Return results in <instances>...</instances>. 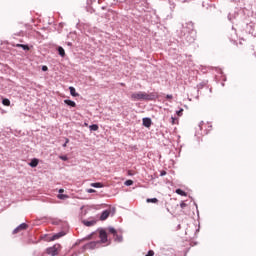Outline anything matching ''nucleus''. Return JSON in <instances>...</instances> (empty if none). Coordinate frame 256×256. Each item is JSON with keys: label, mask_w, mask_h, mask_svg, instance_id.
Returning <instances> with one entry per match:
<instances>
[{"label": "nucleus", "mask_w": 256, "mask_h": 256, "mask_svg": "<svg viewBox=\"0 0 256 256\" xmlns=\"http://www.w3.org/2000/svg\"><path fill=\"white\" fill-rule=\"evenodd\" d=\"M90 186L95 187L96 189H101L103 187V183L101 182L91 183Z\"/></svg>", "instance_id": "9b49d317"}, {"label": "nucleus", "mask_w": 256, "mask_h": 256, "mask_svg": "<svg viewBox=\"0 0 256 256\" xmlns=\"http://www.w3.org/2000/svg\"><path fill=\"white\" fill-rule=\"evenodd\" d=\"M176 113H177L178 117H181V115H183V109H180Z\"/></svg>", "instance_id": "b1692460"}, {"label": "nucleus", "mask_w": 256, "mask_h": 256, "mask_svg": "<svg viewBox=\"0 0 256 256\" xmlns=\"http://www.w3.org/2000/svg\"><path fill=\"white\" fill-rule=\"evenodd\" d=\"M83 223L86 225V227H93V225H95V221L84 220Z\"/></svg>", "instance_id": "ddd939ff"}, {"label": "nucleus", "mask_w": 256, "mask_h": 256, "mask_svg": "<svg viewBox=\"0 0 256 256\" xmlns=\"http://www.w3.org/2000/svg\"><path fill=\"white\" fill-rule=\"evenodd\" d=\"M166 99H173V95L167 94V95H166Z\"/></svg>", "instance_id": "bb28decb"}, {"label": "nucleus", "mask_w": 256, "mask_h": 256, "mask_svg": "<svg viewBox=\"0 0 256 256\" xmlns=\"http://www.w3.org/2000/svg\"><path fill=\"white\" fill-rule=\"evenodd\" d=\"M153 255H155V252H154L153 250H150V251L147 253L146 256H153Z\"/></svg>", "instance_id": "393cba45"}, {"label": "nucleus", "mask_w": 256, "mask_h": 256, "mask_svg": "<svg viewBox=\"0 0 256 256\" xmlns=\"http://www.w3.org/2000/svg\"><path fill=\"white\" fill-rule=\"evenodd\" d=\"M69 91H70V95H72V97H79V93L76 92L75 87L70 86Z\"/></svg>", "instance_id": "0eeeda50"}, {"label": "nucleus", "mask_w": 256, "mask_h": 256, "mask_svg": "<svg viewBox=\"0 0 256 256\" xmlns=\"http://www.w3.org/2000/svg\"><path fill=\"white\" fill-rule=\"evenodd\" d=\"M110 215H111V210L103 211L100 216V221H106V219H108Z\"/></svg>", "instance_id": "39448f33"}, {"label": "nucleus", "mask_w": 256, "mask_h": 256, "mask_svg": "<svg viewBox=\"0 0 256 256\" xmlns=\"http://www.w3.org/2000/svg\"><path fill=\"white\" fill-rule=\"evenodd\" d=\"M90 131H99V125L93 124L89 126Z\"/></svg>", "instance_id": "dca6fc26"}, {"label": "nucleus", "mask_w": 256, "mask_h": 256, "mask_svg": "<svg viewBox=\"0 0 256 256\" xmlns=\"http://www.w3.org/2000/svg\"><path fill=\"white\" fill-rule=\"evenodd\" d=\"M58 53L60 57H65V49H63V47H58Z\"/></svg>", "instance_id": "4468645a"}, {"label": "nucleus", "mask_w": 256, "mask_h": 256, "mask_svg": "<svg viewBox=\"0 0 256 256\" xmlns=\"http://www.w3.org/2000/svg\"><path fill=\"white\" fill-rule=\"evenodd\" d=\"M130 99L132 101H153L155 99V95L153 93L148 94L146 92H134L131 94Z\"/></svg>", "instance_id": "f257e3e1"}, {"label": "nucleus", "mask_w": 256, "mask_h": 256, "mask_svg": "<svg viewBox=\"0 0 256 256\" xmlns=\"http://www.w3.org/2000/svg\"><path fill=\"white\" fill-rule=\"evenodd\" d=\"M171 119H172V125H175V118L172 117Z\"/></svg>", "instance_id": "c756f323"}, {"label": "nucleus", "mask_w": 256, "mask_h": 256, "mask_svg": "<svg viewBox=\"0 0 256 256\" xmlns=\"http://www.w3.org/2000/svg\"><path fill=\"white\" fill-rule=\"evenodd\" d=\"M144 127H151V118H143Z\"/></svg>", "instance_id": "1a4fd4ad"}, {"label": "nucleus", "mask_w": 256, "mask_h": 256, "mask_svg": "<svg viewBox=\"0 0 256 256\" xmlns=\"http://www.w3.org/2000/svg\"><path fill=\"white\" fill-rule=\"evenodd\" d=\"M23 44H17L16 47H21Z\"/></svg>", "instance_id": "473e14b6"}, {"label": "nucleus", "mask_w": 256, "mask_h": 256, "mask_svg": "<svg viewBox=\"0 0 256 256\" xmlns=\"http://www.w3.org/2000/svg\"><path fill=\"white\" fill-rule=\"evenodd\" d=\"M64 103L69 105V107H77V103H75L73 100H64Z\"/></svg>", "instance_id": "6e6552de"}, {"label": "nucleus", "mask_w": 256, "mask_h": 256, "mask_svg": "<svg viewBox=\"0 0 256 256\" xmlns=\"http://www.w3.org/2000/svg\"><path fill=\"white\" fill-rule=\"evenodd\" d=\"M146 203H159V200L157 198H148Z\"/></svg>", "instance_id": "f3484780"}, {"label": "nucleus", "mask_w": 256, "mask_h": 256, "mask_svg": "<svg viewBox=\"0 0 256 256\" xmlns=\"http://www.w3.org/2000/svg\"><path fill=\"white\" fill-rule=\"evenodd\" d=\"M2 104L5 105V107H9L11 105V101L7 98H4L2 100Z\"/></svg>", "instance_id": "2eb2a0df"}, {"label": "nucleus", "mask_w": 256, "mask_h": 256, "mask_svg": "<svg viewBox=\"0 0 256 256\" xmlns=\"http://www.w3.org/2000/svg\"><path fill=\"white\" fill-rule=\"evenodd\" d=\"M58 199H62V200L69 199V196L65 194H59Z\"/></svg>", "instance_id": "a211bd4d"}, {"label": "nucleus", "mask_w": 256, "mask_h": 256, "mask_svg": "<svg viewBox=\"0 0 256 256\" xmlns=\"http://www.w3.org/2000/svg\"><path fill=\"white\" fill-rule=\"evenodd\" d=\"M66 142L63 144V147H67V143H69V138H66Z\"/></svg>", "instance_id": "cd10ccee"}, {"label": "nucleus", "mask_w": 256, "mask_h": 256, "mask_svg": "<svg viewBox=\"0 0 256 256\" xmlns=\"http://www.w3.org/2000/svg\"><path fill=\"white\" fill-rule=\"evenodd\" d=\"M30 167H37L39 165V159H32L31 162L29 163Z\"/></svg>", "instance_id": "9d476101"}, {"label": "nucleus", "mask_w": 256, "mask_h": 256, "mask_svg": "<svg viewBox=\"0 0 256 256\" xmlns=\"http://www.w3.org/2000/svg\"><path fill=\"white\" fill-rule=\"evenodd\" d=\"M60 247L61 246L59 244H55L54 246L47 248L46 253L51 256H57L59 255Z\"/></svg>", "instance_id": "f03ea898"}, {"label": "nucleus", "mask_w": 256, "mask_h": 256, "mask_svg": "<svg viewBox=\"0 0 256 256\" xmlns=\"http://www.w3.org/2000/svg\"><path fill=\"white\" fill-rule=\"evenodd\" d=\"M64 192H65L64 189H60V190H59V193H64Z\"/></svg>", "instance_id": "2f4dec72"}, {"label": "nucleus", "mask_w": 256, "mask_h": 256, "mask_svg": "<svg viewBox=\"0 0 256 256\" xmlns=\"http://www.w3.org/2000/svg\"><path fill=\"white\" fill-rule=\"evenodd\" d=\"M177 195H181V197H187V192L183 191L182 189H176Z\"/></svg>", "instance_id": "f8f14e48"}, {"label": "nucleus", "mask_w": 256, "mask_h": 256, "mask_svg": "<svg viewBox=\"0 0 256 256\" xmlns=\"http://www.w3.org/2000/svg\"><path fill=\"white\" fill-rule=\"evenodd\" d=\"M180 207L181 209H185V207H187V204L185 202H181Z\"/></svg>", "instance_id": "5701e85b"}, {"label": "nucleus", "mask_w": 256, "mask_h": 256, "mask_svg": "<svg viewBox=\"0 0 256 256\" xmlns=\"http://www.w3.org/2000/svg\"><path fill=\"white\" fill-rule=\"evenodd\" d=\"M21 49H23L24 51H29V46L25 45V44H22L21 46Z\"/></svg>", "instance_id": "412c9836"}, {"label": "nucleus", "mask_w": 256, "mask_h": 256, "mask_svg": "<svg viewBox=\"0 0 256 256\" xmlns=\"http://www.w3.org/2000/svg\"><path fill=\"white\" fill-rule=\"evenodd\" d=\"M109 233L115 236L117 235V230H115V228H109Z\"/></svg>", "instance_id": "aec40b11"}, {"label": "nucleus", "mask_w": 256, "mask_h": 256, "mask_svg": "<svg viewBox=\"0 0 256 256\" xmlns=\"http://www.w3.org/2000/svg\"><path fill=\"white\" fill-rule=\"evenodd\" d=\"M87 193H96V190L90 188V189L87 190Z\"/></svg>", "instance_id": "a878e982"}, {"label": "nucleus", "mask_w": 256, "mask_h": 256, "mask_svg": "<svg viewBox=\"0 0 256 256\" xmlns=\"http://www.w3.org/2000/svg\"><path fill=\"white\" fill-rule=\"evenodd\" d=\"M49 68L47 66H42V71H48Z\"/></svg>", "instance_id": "c85d7f7f"}, {"label": "nucleus", "mask_w": 256, "mask_h": 256, "mask_svg": "<svg viewBox=\"0 0 256 256\" xmlns=\"http://www.w3.org/2000/svg\"><path fill=\"white\" fill-rule=\"evenodd\" d=\"M161 175H162V176H163V175H167V172L162 171V172H161Z\"/></svg>", "instance_id": "7c9ffc66"}, {"label": "nucleus", "mask_w": 256, "mask_h": 256, "mask_svg": "<svg viewBox=\"0 0 256 256\" xmlns=\"http://www.w3.org/2000/svg\"><path fill=\"white\" fill-rule=\"evenodd\" d=\"M28 227L29 225H27L26 223H22L16 229H14L13 234L17 235V233H20V231H25L26 229H28Z\"/></svg>", "instance_id": "7ed1b4c3"}, {"label": "nucleus", "mask_w": 256, "mask_h": 256, "mask_svg": "<svg viewBox=\"0 0 256 256\" xmlns=\"http://www.w3.org/2000/svg\"><path fill=\"white\" fill-rule=\"evenodd\" d=\"M99 238L101 239V243H107V232L105 230H100Z\"/></svg>", "instance_id": "20e7f679"}, {"label": "nucleus", "mask_w": 256, "mask_h": 256, "mask_svg": "<svg viewBox=\"0 0 256 256\" xmlns=\"http://www.w3.org/2000/svg\"><path fill=\"white\" fill-rule=\"evenodd\" d=\"M124 185H126L127 187H131V185H133V180H126Z\"/></svg>", "instance_id": "6ab92c4d"}, {"label": "nucleus", "mask_w": 256, "mask_h": 256, "mask_svg": "<svg viewBox=\"0 0 256 256\" xmlns=\"http://www.w3.org/2000/svg\"><path fill=\"white\" fill-rule=\"evenodd\" d=\"M59 159H61L62 161H68L69 158L67 156H59Z\"/></svg>", "instance_id": "4be33fe9"}, {"label": "nucleus", "mask_w": 256, "mask_h": 256, "mask_svg": "<svg viewBox=\"0 0 256 256\" xmlns=\"http://www.w3.org/2000/svg\"><path fill=\"white\" fill-rule=\"evenodd\" d=\"M61 237H65V232H59V233L54 234L50 238V241H57V239H61Z\"/></svg>", "instance_id": "423d86ee"}]
</instances>
